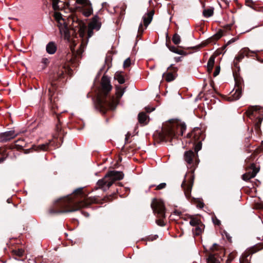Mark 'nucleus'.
<instances>
[{"mask_svg":"<svg viewBox=\"0 0 263 263\" xmlns=\"http://www.w3.org/2000/svg\"><path fill=\"white\" fill-rule=\"evenodd\" d=\"M215 63V58L212 56L210 58L208 62V70L209 72H211L213 69V66Z\"/></svg>","mask_w":263,"mask_h":263,"instance_id":"b1692460","label":"nucleus"},{"mask_svg":"<svg viewBox=\"0 0 263 263\" xmlns=\"http://www.w3.org/2000/svg\"><path fill=\"white\" fill-rule=\"evenodd\" d=\"M111 88L109 79L103 76L101 80V89L98 95L96 104V107L102 113H105L108 109H114L118 104L117 100L110 98L108 96Z\"/></svg>","mask_w":263,"mask_h":263,"instance_id":"f03ea898","label":"nucleus"},{"mask_svg":"<svg viewBox=\"0 0 263 263\" xmlns=\"http://www.w3.org/2000/svg\"><path fill=\"white\" fill-rule=\"evenodd\" d=\"M115 79H116L120 84H123L125 82L123 76L120 73H116L115 74Z\"/></svg>","mask_w":263,"mask_h":263,"instance_id":"c756f323","label":"nucleus"},{"mask_svg":"<svg viewBox=\"0 0 263 263\" xmlns=\"http://www.w3.org/2000/svg\"><path fill=\"white\" fill-rule=\"evenodd\" d=\"M196 143H195V151L197 154L198 152L201 149L202 144L201 141L196 142Z\"/></svg>","mask_w":263,"mask_h":263,"instance_id":"72a5a7b5","label":"nucleus"},{"mask_svg":"<svg viewBox=\"0 0 263 263\" xmlns=\"http://www.w3.org/2000/svg\"><path fill=\"white\" fill-rule=\"evenodd\" d=\"M174 52H175V53H179V54H181V53L180 52H179L178 50H176V51H174Z\"/></svg>","mask_w":263,"mask_h":263,"instance_id":"8fccbe9b","label":"nucleus"},{"mask_svg":"<svg viewBox=\"0 0 263 263\" xmlns=\"http://www.w3.org/2000/svg\"><path fill=\"white\" fill-rule=\"evenodd\" d=\"M194 227V228L193 229L192 231L194 235H200L204 229V226L203 225V223L200 224L199 225H197Z\"/></svg>","mask_w":263,"mask_h":263,"instance_id":"a211bd4d","label":"nucleus"},{"mask_svg":"<svg viewBox=\"0 0 263 263\" xmlns=\"http://www.w3.org/2000/svg\"><path fill=\"white\" fill-rule=\"evenodd\" d=\"M56 202H59L56 206L60 210L56 212L59 213L72 212L82 208L87 207L89 204L97 202L95 197H88L83 193V188L76 190L72 195L59 199Z\"/></svg>","mask_w":263,"mask_h":263,"instance_id":"f257e3e1","label":"nucleus"},{"mask_svg":"<svg viewBox=\"0 0 263 263\" xmlns=\"http://www.w3.org/2000/svg\"><path fill=\"white\" fill-rule=\"evenodd\" d=\"M85 7V9L83 10V13L85 16H90L92 12V8L90 6V4L88 6H87Z\"/></svg>","mask_w":263,"mask_h":263,"instance_id":"cd10ccee","label":"nucleus"},{"mask_svg":"<svg viewBox=\"0 0 263 263\" xmlns=\"http://www.w3.org/2000/svg\"><path fill=\"white\" fill-rule=\"evenodd\" d=\"M53 91V87L51 89V88H49V92L50 94L51 95L52 92Z\"/></svg>","mask_w":263,"mask_h":263,"instance_id":"49530a36","label":"nucleus"},{"mask_svg":"<svg viewBox=\"0 0 263 263\" xmlns=\"http://www.w3.org/2000/svg\"><path fill=\"white\" fill-rule=\"evenodd\" d=\"M12 253L14 255L21 257L24 254V251L22 249H18L17 250H13Z\"/></svg>","mask_w":263,"mask_h":263,"instance_id":"c9c22d12","label":"nucleus"},{"mask_svg":"<svg viewBox=\"0 0 263 263\" xmlns=\"http://www.w3.org/2000/svg\"><path fill=\"white\" fill-rule=\"evenodd\" d=\"M4 160H5L4 158H0V162H3Z\"/></svg>","mask_w":263,"mask_h":263,"instance_id":"09e8293b","label":"nucleus"},{"mask_svg":"<svg viewBox=\"0 0 263 263\" xmlns=\"http://www.w3.org/2000/svg\"><path fill=\"white\" fill-rule=\"evenodd\" d=\"M241 95V90L239 87L235 88L234 92L232 94L231 100H237L240 98Z\"/></svg>","mask_w":263,"mask_h":263,"instance_id":"4be33fe9","label":"nucleus"},{"mask_svg":"<svg viewBox=\"0 0 263 263\" xmlns=\"http://www.w3.org/2000/svg\"><path fill=\"white\" fill-rule=\"evenodd\" d=\"M57 50V47L53 42L49 43L46 46V51L49 54H53Z\"/></svg>","mask_w":263,"mask_h":263,"instance_id":"412c9836","label":"nucleus"},{"mask_svg":"<svg viewBox=\"0 0 263 263\" xmlns=\"http://www.w3.org/2000/svg\"><path fill=\"white\" fill-rule=\"evenodd\" d=\"M157 217L159 219L156 220L157 224L159 226H164L165 224V223L164 221V219H165V218L160 217L158 215H157Z\"/></svg>","mask_w":263,"mask_h":263,"instance_id":"473e14b6","label":"nucleus"},{"mask_svg":"<svg viewBox=\"0 0 263 263\" xmlns=\"http://www.w3.org/2000/svg\"><path fill=\"white\" fill-rule=\"evenodd\" d=\"M124 93V89L121 86L116 87V97H110V98H114L115 100H118V103L119 102L120 99Z\"/></svg>","mask_w":263,"mask_h":263,"instance_id":"f3484780","label":"nucleus"},{"mask_svg":"<svg viewBox=\"0 0 263 263\" xmlns=\"http://www.w3.org/2000/svg\"><path fill=\"white\" fill-rule=\"evenodd\" d=\"M17 136L14 130H9L0 134V141L2 142H7Z\"/></svg>","mask_w":263,"mask_h":263,"instance_id":"2eb2a0df","label":"nucleus"},{"mask_svg":"<svg viewBox=\"0 0 263 263\" xmlns=\"http://www.w3.org/2000/svg\"><path fill=\"white\" fill-rule=\"evenodd\" d=\"M145 109L147 112H151L155 109L154 107L150 108L149 106L146 107Z\"/></svg>","mask_w":263,"mask_h":263,"instance_id":"37998d69","label":"nucleus"},{"mask_svg":"<svg viewBox=\"0 0 263 263\" xmlns=\"http://www.w3.org/2000/svg\"><path fill=\"white\" fill-rule=\"evenodd\" d=\"M42 63L43 64V68H44L46 65L49 63L48 59L44 58L42 60Z\"/></svg>","mask_w":263,"mask_h":263,"instance_id":"a19ab883","label":"nucleus"},{"mask_svg":"<svg viewBox=\"0 0 263 263\" xmlns=\"http://www.w3.org/2000/svg\"><path fill=\"white\" fill-rule=\"evenodd\" d=\"M77 3L82 5L84 7H86L90 5L88 0H76Z\"/></svg>","mask_w":263,"mask_h":263,"instance_id":"f704fd0d","label":"nucleus"},{"mask_svg":"<svg viewBox=\"0 0 263 263\" xmlns=\"http://www.w3.org/2000/svg\"><path fill=\"white\" fill-rule=\"evenodd\" d=\"M263 117L262 116H258L256 122L255 123V128L256 130H258L260 128V125L261 124V123L262 121Z\"/></svg>","mask_w":263,"mask_h":263,"instance_id":"7c9ffc66","label":"nucleus"},{"mask_svg":"<svg viewBox=\"0 0 263 263\" xmlns=\"http://www.w3.org/2000/svg\"><path fill=\"white\" fill-rule=\"evenodd\" d=\"M214 13V8H210L205 9L203 11V15L205 17H209L213 15Z\"/></svg>","mask_w":263,"mask_h":263,"instance_id":"bb28decb","label":"nucleus"},{"mask_svg":"<svg viewBox=\"0 0 263 263\" xmlns=\"http://www.w3.org/2000/svg\"><path fill=\"white\" fill-rule=\"evenodd\" d=\"M219 71H220V69L219 67H217L213 73L214 77H216L219 74Z\"/></svg>","mask_w":263,"mask_h":263,"instance_id":"79ce46f5","label":"nucleus"},{"mask_svg":"<svg viewBox=\"0 0 263 263\" xmlns=\"http://www.w3.org/2000/svg\"><path fill=\"white\" fill-rule=\"evenodd\" d=\"M159 138L161 141H171L177 138V135L173 129L171 122L164 124L161 132L159 134Z\"/></svg>","mask_w":263,"mask_h":263,"instance_id":"423d86ee","label":"nucleus"},{"mask_svg":"<svg viewBox=\"0 0 263 263\" xmlns=\"http://www.w3.org/2000/svg\"><path fill=\"white\" fill-rule=\"evenodd\" d=\"M147 119V115L144 112H140L138 115V120L139 123L141 124L146 123V120Z\"/></svg>","mask_w":263,"mask_h":263,"instance_id":"393cba45","label":"nucleus"},{"mask_svg":"<svg viewBox=\"0 0 263 263\" xmlns=\"http://www.w3.org/2000/svg\"><path fill=\"white\" fill-rule=\"evenodd\" d=\"M212 219H213V223L215 225L219 226L221 224L220 221L218 219H217V217H213Z\"/></svg>","mask_w":263,"mask_h":263,"instance_id":"ea45409f","label":"nucleus"},{"mask_svg":"<svg viewBox=\"0 0 263 263\" xmlns=\"http://www.w3.org/2000/svg\"><path fill=\"white\" fill-rule=\"evenodd\" d=\"M198 154H195L192 151H188L184 154V161L187 164V167L190 170L191 173L187 174L184 180L182 183L185 196L190 198L192 191V186L194 179V171L198 164Z\"/></svg>","mask_w":263,"mask_h":263,"instance_id":"7ed1b4c3","label":"nucleus"},{"mask_svg":"<svg viewBox=\"0 0 263 263\" xmlns=\"http://www.w3.org/2000/svg\"><path fill=\"white\" fill-rule=\"evenodd\" d=\"M154 11L151 10L145 14L143 16V25L146 28L152 21Z\"/></svg>","mask_w":263,"mask_h":263,"instance_id":"dca6fc26","label":"nucleus"},{"mask_svg":"<svg viewBox=\"0 0 263 263\" xmlns=\"http://www.w3.org/2000/svg\"><path fill=\"white\" fill-rule=\"evenodd\" d=\"M187 137L190 138L193 143L202 141L204 138V134L199 128H195L191 133L187 134Z\"/></svg>","mask_w":263,"mask_h":263,"instance_id":"9b49d317","label":"nucleus"},{"mask_svg":"<svg viewBox=\"0 0 263 263\" xmlns=\"http://www.w3.org/2000/svg\"><path fill=\"white\" fill-rule=\"evenodd\" d=\"M208 263H220V259L218 256L211 254L209 256Z\"/></svg>","mask_w":263,"mask_h":263,"instance_id":"5701e85b","label":"nucleus"},{"mask_svg":"<svg viewBox=\"0 0 263 263\" xmlns=\"http://www.w3.org/2000/svg\"><path fill=\"white\" fill-rule=\"evenodd\" d=\"M259 171V166L252 163L247 170V172L242 176V178L245 181L249 180L255 177Z\"/></svg>","mask_w":263,"mask_h":263,"instance_id":"9d476101","label":"nucleus"},{"mask_svg":"<svg viewBox=\"0 0 263 263\" xmlns=\"http://www.w3.org/2000/svg\"><path fill=\"white\" fill-rule=\"evenodd\" d=\"M123 177L124 174L121 172L110 171L103 178L98 181L97 185L99 188L106 191L109 189L115 181L121 180L123 178Z\"/></svg>","mask_w":263,"mask_h":263,"instance_id":"20e7f679","label":"nucleus"},{"mask_svg":"<svg viewBox=\"0 0 263 263\" xmlns=\"http://www.w3.org/2000/svg\"><path fill=\"white\" fill-rule=\"evenodd\" d=\"M52 7L54 10H57L59 9V7L58 6V3L59 2V0H52Z\"/></svg>","mask_w":263,"mask_h":263,"instance_id":"e433bc0d","label":"nucleus"},{"mask_svg":"<svg viewBox=\"0 0 263 263\" xmlns=\"http://www.w3.org/2000/svg\"><path fill=\"white\" fill-rule=\"evenodd\" d=\"M234 41H235V40H234V39H232V40H231L230 41H229L228 42V44H230V43H232V42H234Z\"/></svg>","mask_w":263,"mask_h":263,"instance_id":"de8ad7c7","label":"nucleus"},{"mask_svg":"<svg viewBox=\"0 0 263 263\" xmlns=\"http://www.w3.org/2000/svg\"><path fill=\"white\" fill-rule=\"evenodd\" d=\"M166 184L165 183H161L156 186V189L157 190L163 189L166 187Z\"/></svg>","mask_w":263,"mask_h":263,"instance_id":"58836bf2","label":"nucleus"},{"mask_svg":"<svg viewBox=\"0 0 263 263\" xmlns=\"http://www.w3.org/2000/svg\"><path fill=\"white\" fill-rule=\"evenodd\" d=\"M250 53V51L248 48H243L241 49L234 60V66L237 67L239 63L245 58V57L249 56Z\"/></svg>","mask_w":263,"mask_h":263,"instance_id":"4468645a","label":"nucleus"},{"mask_svg":"<svg viewBox=\"0 0 263 263\" xmlns=\"http://www.w3.org/2000/svg\"><path fill=\"white\" fill-rule=\"evenodd\" d=\"M49 144L45 143L39 145L38 146H35L33 147V148L35 151H47L48 148Z\"/></svg>","mask_w":263,"mask_h":263,"instance_id":"a878e982","label":"nucleus"},{"mask_svg":"<svg viewBox=\"0 0 263 263\" xmlns=\"http://www.w3.org/2000/svg\"><path fill=\"white\" fill-rule=\"evenodd\" d=\"M171 123L173 126V129L177 135V138L179 136H182L186 128L185 123L177 120L171 122Z\"/></svg>","mask_w":263,"mask_h":263,"instance_id":"f8f14e48","label":"nucleus"},{"mask_svg":"<svg viewBox=\"0 0 263 263\" xmlns=\"http://www.w3.org/2000/svg\"><path fill=\"white\" fill-rule=\"evenodd\" d=\"M54 17L58 22V26L61 35L65 40H69L70 36L69 30L64 19L62 16V14L58 12H55L54 14Z\"/></svg>","mask_w":263,"mask_h":263,"instance_id":"0eeeda50","label":"nucleus"},{"mask_svg":"<svg viewBox=\"0 0 263 263\" xmlns=\"http://www.w3.org/2000/svg\"><path fill=\"white\" fill-rule=\"evenodd\" d=\"M173 42L176 44H179L181 42L180 36L177 33L175 34L172 38Z\"/></svg>","mask_w":263,"mask_h":263,"instance_id":"2f4dec72","label":"nucleus"},{"mask_svg":"<svg viewBox=\"0 0 263 263\" xmlns=\"http://www.w3.org/2000/svg\"><path fill=\"white\" fill-rule=\"evenodd\" d=\"M189 219H190V224L191 226H192L193 227L202 223L201 222L200 219L197 217L190 216L189 217Z\"/></svg>","mask_w":263,"mask_h":263,"instance_id":"6ab92c4d","label":"nucleus"},{"mask_svg":"<svg viewBox=\"0 0 263 263\" xmlns=\"http://www.w3.org/2000/svg\"><path fill=\"white\" fill-rule=\"evenodd\" d=\"M213 247H215V248L217 247V245L216 244H215Z\"/></svg>","mask_w":263,"mask_h":263,"instance_id":"3c124183","label":"nucleus"},{"mask_svg":"<svg viewBox=\"0 0 263 263\" xmlns=\"http://www.w3.org/2000/svg\"><path fill=\"white\" fill-rule=\"evenodd\" d=\"M130 64H131V61H130V58H128L124 61V64H123V67L124 68H127L130 66Z\"/></svg>","mask_w":263,"mask_h":263,"instance_id":"4c0bfd02","label":"nucleus"},{"mask_svg":"<svg viewBox=\"0 0 263 263\" xmlns=\"http://www.w3.org/2000/svg\"><path fill=\"white\" fill-rule=\"evenodd\" d=\"M143 30H144V29L143 28V25L142 23H141L139 26L138 32L142 33L143 32Z\"/></svg>","mask_w":263,"mask_h":263,"instance_id":"a18cd8bd","label":"nucleus"},{"mask_svg":"<svg viewBox=\"0 0 263 263\" xmlns=\"http://www.w3.org/2000/svg\"><path fill=\"white\" fill-rule=\"evenodd\" d=\"M197 206L199 208H202L204 206V203L202 202L199 201Z\"/></svg>","mask_w":263,"mask_h":263,"instance_id":"c03bdc74","label":"nucleus"},{"mask_svg":"<svg viewBox=\"0 0 263 263\" xmlns=\"http://www.w3.org/2000/svg\"><path fill=\"white\" fill-rule=\"evenodd\" d=\"M151 206L155 213L158 215L160 217L165 218L164 203L161 200L153 199Z\"/></svg>","mask_w":263,"mask_h":263,"instance_id":"6e6552de","label":"nucleus"},{"mask_svg":"<svg viewBox=\"0 0 263 263\" xmlns=\"http://www.w3.org/2000/svg\"><path fill=\"white\" fill-rule=\"evenodd\" d=\"M101 18L98 16L93 17L88 25V37H90L93 34V30H99L101 27Z\"/></svg>","mask_w":263,"mask_h":263,"instance_id":"1a4fd4ad","label":"nucleus"},{"mask_svg":"<svg viewBox=\"0 0 263 263\" xmlns=\"http://www.w3.org/2000/svg\"><path fill=\"white\" fill-rule=\"evenodd\" d=\"M177 68L171 65L168 67L167 71L163 74V78L167 82H171L175 80L177 76Z\"/></svg>","mask_w":263,"mask_h":263,"instance_id":"ddd939ff","label":"nucleus"},{"mask_svg":"<svg viewBox=\"0 0 263 263\" xmlns=\"http://www.w3.org/2000/svg\"><path fill=\"white\" fill-rule=\"evenodd\" d=\"M263 249V243L257 244L248 250L249 255L252 254Z\"/></svg>","mask_w":263,"mask_h":263,"instance_id":"aec40b11","label":"nucleus"},{"mask_svg":"<svg viewBox=\"0 0 263 263\" xmlns=\"http://www.w3.org/2000/svg\"><path fill=\"white\" fill-rule=\"evenodd\" d=\"M79 36L82 38V43L79 49L75 51L74 48L72 46L70 47L71 50L76 58L81 55L84 51V47L88 42V39L89 38L88 37V26L87 27L84 25H81L79 30Z\"/></svg>","mask_w":263,"mask_h":263,"instance_id":"39448f33","label":"nucleus"},{"mask_svg":"<svg viewBox=\"0 0 263 263\" xmlns=\"http://www.w3.org/2000/svg\"><path fill=\"white\" fill-rule=\"evenodd\" d=\"M257 111L255 108L251 107L246 111L247 116L251 117V116H257Z\"/></svg>","mask_w":263,"mask_h":263,"instance_id":"c85d7f7f","label":"nucleus"}]
</instances>
